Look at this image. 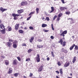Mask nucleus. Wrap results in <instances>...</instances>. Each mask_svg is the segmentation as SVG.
Masks as SVG:
<instances>
[{
    "label": "nucleus",
    "mask_w": 78,
    "mask_h": 78,
    "mask_svg": "<svg viewBox=\"0 0 78 78\" xmlns=\"http://www.w3.org/2000/svg\"><path fill=\"white\" fill-rule=\"evenodd\" d=\"M0 28L3 29H5V26H4V25H3V24H1Z\"/></svg>",
    "instance_id": "a211bd4d"
},
{
    "label": "nucleus",
    "mask_w": 78,
    "mask_h": 78,
    "mask_svg": "<svg viewBox=\"0 0 78 78\" xmlns=\"http://www.w3.org/2000/svg\"><path fill=\"white\" fill-rule=\"evenodd\" d=\"M66 42L64 41L63 43V46H65L66 45Z\"/></svg>",
    "instance_id": "c03bdc74"
},
{
    "label": "nucleus",
    "mask_w": 78,
    "mask_h": 78,
    "mask_svg": "<svg viewBox=\"0 0 78 78\" xmlns=\"http://www.w3.org/2000/svg\"><path fill=\"white\" fill-rule=\"evenodd\" d=\"M36 11L37 12V14H38L39 13V8H37L36 9Z\"/></svg>",
    "instance_id": "b1692460"
},
{
    "label": "nucleus",
    "mask_w": 78,
    "mask_h": 78,
    "mask_svg": "<svg viewBox=\"0 0 78 78\" xmlns=\"http://www.w3.org/2000/svg\"><path fill=\"white\" fill-rule=\"evenodd\" d=\"M9 42H12L14 41V40H11V39H9Z\"/></svg>",
    "instance_id": "8fccbe9b"
},
{
    "label": "nucleus",
    "mask_w": 78,
    "mask_h": 78,
    "mask_svg": "<svg viewBox=\"0 0 78 78\" xmlns=\"http://www.w3.org/2000/svg\"><path fill=\"white\" fill-rule=\"evenodd\" d=\"M20 16L19 14H16L15 13L12 14V16L14 17L13 19L14 20H17V17H18V16Z\"/></svg>",
    "instance_id": "f03ea898"
},
{
    "label": "nucleus",
    "mask_w": 78,
    "mask_h": 78,
    "mask_svg": "<svg viewBox=\"0 0 78 78\" xmlns=\"http://www.w3.org/2000/svg\"><path fill=\"white\" fill-rule=\"evenodd\" d=\"M0 31L2 34H5V33H6V32H5V29L1 30Z\"/></svg>",
    "instance_id": "9d476101"
},
{
    "label": "nucleus",
    "mask_w": 78,
    "mask_h": 78,
    "mask_svg": "<svg viewBox=\"0 0 78 78\" xmlns=\"http://www.w3.org/2000/svg\"><path fill=\"white\" fill-rule=\"evenodd\" d=\"M7 28L9 31H11V30H12V28L10 26H8Z\"/></svg>",
    "instance_id": "2eb2a0df"
},
{
    "label": "nucleus",
    "mask_w": 78,
    "mask_h": 78,
    "mask_svg": "<svg viewBox=\"0 0 78 78\" xmlns=\"http://www.w3.org/2000/svg\"><path fill=\"white\" fill-rule=\"evenodd\" d=\"M70 65V62H67L64 65V67H68V66H69Z\"/></svg>",
    "instance_id": "39448f33"
},
{
    "label": "nucleus",
    "mask_w": 78,
    "mask_h": 78,
    "mask_svg": "<svg viewBox=\"0 0 78 78\" xmlns=\"http://www.w3.org/2000/svg\"><path fill=\"white\" fill-rule=\"evenodd\" d=\"M19 24H16L15 26V28L16 30H17L19 28Z\"/></svg>",
    "instance_id": "9b49d317"
},
{
    "label": "nucleus",
    "mask_w": 78,
    "mask_h": 78,
    "mask_svg": "<svg viewBox=\"0 0 78 78\" xmlns=\"http://www.w3.org/2000/svg\"><path fill=\"white\" fill-rule=\"evenodd\" d=\"M24 30H27V27H25L24 28Z\"/></svg>",
    "instance_id": "680f3d73"
},
{
    "label": "nucleus",
    "mask_w": 78,
    "mask_h": 78,
    "mask_svg": "<svg viewBox=\"0 0 78 78\" xmlns=\"http://www.w3.org/2000/svg\"><path fill=\"white\" fill-rule=\"evenodd\" d=\"M57 64L58 66H60L61 65V63H60V62H58Z\"/></svg>",
    "instance_id": "f704fd0d"
},
{
    "label": "nucleus",
    "mask_w": 78,
    "mask_h": 78,
    "mask_svg": "<svg viewBox=\"0 0 78 78\" xmlns=\"http://www.w3.org/2000/svg\"><path fill=\"white\" fill-rule=\"evenodd\" d=\"M47 61H49L50 60V58L49 57H48L47 59Z\"/></svg>",
    "instance_id": "052dcab7"
},
{
    "label": "nucleus",
    "mask_w": 78,
    "mask_h": 78,
    "mask_svg": "<svg viewBox=\"0 0 78 78\" xmlns=\"http://www.w3.org/2000/svg\"><path fill=\"white\" fill-rule=\"evenodd\" d=\"M51 11L50 12V13H51V12H53L54 11V10H55L54 7H51Z\"/></svg>",
    "instance_id": "dca6fc26"
},
{
    "label": "nucleus",
    "mask_w": 78,
    "mask_h": 78,
    "mask_svg": "<svg viewBox=\"0 0 78 78\" xmlns=\"http://www.w3.org/2000/svg\"><path fill=\"white\" fill-rule=\"evenodd\" d=\"M65 50L64 49L62 48L61 49V51H62V52H64Z\"/></svg>",
    "instance_id": "49530a36"
},
{
    "label": "nucleus",
    "mask_w": 78,
    "mask_h": 78,
    "mask_svg": "<svg viewBox=\"0 0 78 78\" xmlns=\"http://www.w3.org/2000/svg\"><path fill=\"white\" fill-rule=\"evenodd\" d=\"M46 19L48 21H49L50 20V19L49 18V17H46Z\"/></svg>",
    "instance_id": "ea45409f"
},
{
    "label": "nucleus",
    "mask_w": 78,
    "mask_h": 78,
    "mask_svg": "<svg viewBox=\"0 0 78 78\" xmlns=\"http://www.w3.org/2000/svg\"><path fill=\"white\" fill-rule=\"evenodd\" d=\"M43 68V66H41L38 69V72H41L42 70V69Z\"/></svg>",
    "instance_id": "ddd939ff"
},
{
    "label": "nucleus",
    "mask_w": 78,
    "mask_h": 78,
    "mask_svg": "<svg viewBox=\"0 0 78 78\" xmlns=\"http://www.w3.org/2000/svg\"><path fill=\"white\" fill-rule=\"evenodd\" d=\"M19 75V73H16L14 74V75L15 77H17Z\"/></svg>",
    "instance_id": "f3484780"
},
{
    "label": "nucleus",
    "mask_w": 78,
    "mask_h": 78,
    "mask_svg": "<svg viewBox=\"0 0 78 78\" xmlns=\"http://www.w3.org/2000/svg\"><path fill=\"white\" fill-rule=\"evenodd\" d=\"M31 16H30L29 17L27 18V20H29L31 19Z\"/></svg>",
    "instance_id": "37998d69"
},
{
    "label": "nucleus",
    "mask_w": 78,
    "mask_h": 78,
    "mask_svg": "<svg viewBox=\"0 0 78 78\" xmlns=\"http://www.w3.org/2000/svg\"><path fill=\"white\" fill-rule=\"evenodd\" d=\"M47 27V25L45 24H43L42 25V27L43 28H44V27Z\"/></svg>",
    "instance_id": "412c9836"
},
{
    "label": "nucleus",
    "mask_w": 78,
    "mask_h": 78,
    "mask_svg": "<svg viewBox=\"0 0 78 78\" xmlns=\"http://www.w3.org/2000/svg\"><path fill=\"white\" fill-rule=\"evenodd\" d=\"M12 72V69L10 68L9 69V71L8 72L9 73H11Z\"/></svg>",
    "instance_id": "6ab92c4d"
},
{
    "label": "nucleus",
    "mask_w": 78,
    "mask_h": 78,
    "mask_svg": "<svg viewBox=\"0 0 78 78\" xmlns=\"http://www.w3.org/2000/svg\"><path fill=\"white\" fill-rule=\"evenodd\" d=\"M17 58L19 61H21V59H20V57H17Z\"/></svg>",
    "instance_id": "a18cd8bd"
},
{
    "label": "nucleus",
    "mask_w": 78,
    "mask_h": 78,
    "mask_svg": "<svg viewBox=\"0 0 78 78\" xmlns=\"http://www.w3.org/2000/svg\"><path fill=\"white\" fill-rule=\"evenodd\" d=\"M59 20H60V18H59V17H58V18H57V20L58 21H59Z\"/></svg>",
    "instance_id": "4d7b16f0"
},
{
    "label": "nucleus",
    "mask_w": 78,
    "mask_h": 78,
    "mask_svg": "<svg viewBox=\"0 0 78 78\" xmlns=\"http://www.w3.org/2000/svg\"><path fill=\"white\" fill-rule=\"evenodd\" d=\"M76 60V57H74L73 58V63H75V62Z\"/></svg>",
    "instance_id": "aec40b11"
},
{
    "label": "nucleus",
    "mask_w": 78,
    "mask_h": 78,
    "mask_svg": "<svg viewBox=\"0 0 78 78\" xmlns=\"http://www.w3.org/2000/svg\"><path fill=\"white\" fill-rule=\"evenodd\" d=\"M67 7H62L60 8V9L61 11H63V10H64L65 9H67Z\"/></svg>",
    "instance_id": "0eeeda50"
},
{
    "label": "nucleus",
    "mask_w": 78,
    "mask_h": 78,
    "mask_svg": "<svg viewBox=\"0 0 78 78\" xmlns=\"http://www.w3.org/2000/svg\"><path fill=\"white\" fill-rule=\"evenodd\" d=\"M22 23H23V25H24L25 24V22H23ZM22 25H23V24Z\"/></svg>",
    "instance_id": "e2e57ef3"
},
{
    "label": "nucleus",
    "mask_w": 78,
    "mask_h": 78,
    "mask_svg": "<svg viewBox=\"0 0 78 78\" xmlns=\"http://www.w3.org/2000/svg\"><path fill=\"white\" fill-rule=\"evenodd\" d=\"M37 57H36V60H37V62H40V56L39 54H37Z\"/></svg>",
    "instance_id": "7ed1b4c3"
},
{
    "label": "nucleus",
    "mask_w": 78,
    "mask_h": 78,
    "mask_svg": "<svg viewBox=\"0 0 78 78\" xmlns=\"http://www.w3.org/2000/svg\"><path fill=\"white\" fill-rule=\"evenodd\" d=\"M34 37H31L30 39V42L31 43L32 42H33V41L34 40Z\"/></svg>",
    "instance_id": "4be33fe9"
},
{
    "label": "nucleus",
    "mask_w": 78,
    "mask_h": 78,
    "mask_svg": "<svg viewBox=\"0 0 78 78\" xmlns=\"http://www.w3.org/2000/svg\"><path fill=\"white\" fill-rule=\"evenodd\" d=\"M30 61V58H28L26 59V61Z\"/></svg>",
    "instance_id": "e433bc0d"
},
{
    "label": "nucleus",
    "mask_w": 78,
    "mask_h": 78,
    "mask_svg": "<svg viewBox=\"0 0 78 78\" xmlns=\"http://www.w3.org/2000/svg\"><path fill=\"white\" fill-rule=\"evenodd\" d=\"M37 47L39 48H41L43 47V45H37Z\"/></svg>",
    "instance_id": "cd10ccee"
},
{
    "label": "nucleus",
    "mask_w": 78,
    "mask_h": 78,
    "mask_svg": "<svg viewBox=\"0 0 78 78\" xmlns=\"http://www.w3.org/2000/svg\"><path fill=\"white\" fill-rule=\"evenodd\" d=\"M20 11L21 12V13H22V12H23V9H20Z\"/></svg>",
    "instance_id": "864d4df0"
},
{
    "label": "nucleus",
    "mask_w": 78,
    "mask_h": 78,
    "mask_svg": "<svg viewBox=\"0 0 78 78\" xmlns=\"http://www.w3.org/2000/svg\"><path fill=\"white\" fill-rule=\"evenodd\" d=\"M51 54L52 56L54 58L55 57V55H54V53H53V51H51Z\"/></svg>",
    "instance_id": "473e14b6"
},
{
    "label": "nucleus",
    "mask_w": 78,
    "mask_h": 78,
    "mask_svg": "<svg viewBox=\"0 0 78 78\" xmlns=\"http://www.w3.org/2000/svg\"><path fill=\"white\" fill-rule=\"evenodd\" d=\"M63 31H62V30H60V33H62L60 34V35L61 36L64 37V36H65V35L64 34H67V30H65L63 32Z\"/></svg>",
    "instance_id": "f257e3e1"
},
{
    "label": "nucleus",
    "mask_w": 78,
    "mask_h": 78,
    "mask_svg": "<svg viewBox=\"0 0 78 78\" xmlns=\"http://www.w3.org/2000/svg\"><path fill=\"white\" fill-rule=\"evenodd\" d=\"M78 49V47L77 46H75V50H77Z\"/></svg>",
    "instance_id": "58836bf2"
},
{
    "label": "nucleus",
    "mask_w": 78,
    "mask_h": 78,
    "mask_svg": "<svg viewBox=\"0 0 78 78\" xmlns=\"http://www.w3.org/2000/svg\"><path fill=\"white\" fill-rule=\"evenodd\" d=\"M56 17H57V16L56 15H55L54 16V18H53V20H55V19H56Z\"/></svg>",
    "instance_id": "4c0bfd02"
},
{
    "label": "nucleus",
    "mask_w": 78,
    "mask_h": 78,
    "mask_svg": "<svg viewBox=\"0 0 78 78\" xmlns=\"http://www.w3.org/2000/svg\"><path fill=\"white\" fill-rule=\"evenodd\" d=\"M55 72L56 73H58V74H59V71H55Z\"/></svg>",
    "instance_id": "bf43d9fd"
},
{
    "label": "nucleus",
    "mask_w": 78,
    "mask_h": 78,
    "mask_svg": "<svg viewBox=\"0 0 78 78\" xmlns=\"http://www.w3.org/2000/svg\"><path fill=\"white\" fill-rule=\"evenodd\" d=\"M7 9H3L2 7L0 8V11H1L2 12H3L4 11H7Z\"/></svg>",
    "instance_id": "6e6552de"
},
{
    "label": "nucleus",
    "mask_w": 78,
    "mask_h": 78,
    "mask_svg": "<svg viewBox=\"0 0 78 78\" xmlns=\"http://www.w3.org/2000/svg\"><path fill=\"white\" fill-rule=\"evenodd\" d=\"M63 42V41L62 39H60V41H58V43H60L61 45H62V43Z\"/></svg>",
    "instance_id": "f8f14e48"
},
{
    "label": "nucleus",
    "mask_w": 78,
    "mask_h": 78,
    "mask_svg": "<svg viewBox=\"0 0 78 78\" xmlns=\"http://www.w3.org/2000/svg\"><path fill=\"white\" fill-rule=\"evenodd\" d=\"M71 21H73V19H72V18H71Z\"/></svg>",
    "instance_id": "69168bd1"
},
{
    "label": "nucleus",
    "mask_w": 78,
    "mask_h": 78,
    "mask_svg": "<svg viewBox=\"0 0 78 78\" xmlns=\"http://www.w3.org/2000/svg\"><path fill=\"white\" fill-rule=\"evenodd\" d=\"M59 70L60 73H61V74H63V72H62V69H60Z\"/></svg>",
    "instance_id": "393cba45"
},
{
    "label": "nucleus",
    "mask_w": 78,
    "mask_h": 78,
    "mask_svg": "<svg viewBox=\"0 0 78 78\" xmlns=\"http://www.w3.org/2000/svg\"><path fill=\"white\" fill-rule=\"evenodd\" d=\"M51 38L52 39H54V37H53V36H51Z\"/></svg>",
    "instance_id": "5fc2aeb1"
},
{
    "label": "nucleus",
    "mask_w": 78,
    "mask_h": 78,
    "mask_svg": "<svg viewBox=\"0 0 78 78\" xmlns=\"http://www.w3.org/2000/svg\"><path fill=\"white\" fill-rule=\"evenodd\" d=\"M19 32L20 33H23V31L22 30H19Z\"/></svg>",
    "instance_id": "c85d7f7f"
},
{
    "label": "nucleus",
    "mask_w": 78,
    "mask_h": 78,
    "mask_svg": "<svg viewBox=\"0 0 78 78\" xmlns=\"http://www.w3.org/2000/svg\"><path fill=\"white\" fill-rule=\"evenodd\" d=\"M22 46H25V47H27V45L25 43L23 44H22Z\"/></svg>",
    "instance_id": "de8ad7c7"
},
{
    "label": "nucleus",
    "mask_w": 78,
    "mask_h": 78,
    "mask_svg": "<svg viewBox=\"0 0 78 78\" xmlns=\"http://www.w3.org/2000/svg\"><path fill=\"white\" fill-rule=\"evenodd\" d=\"M67 52H68L67 50H65V51H64V53H67Z\"/></svg>",
    "instance_id": "603ef678"
},
{
    "label": "nucleus",
    "mask_w": 78,
    "mask_h": 78,
    "mask_svg": "<svg viewBox=\"0 0 78 78\" xmlns=\"http://www.w3.org/2000/svg\"><path fill=\"white\" fill-rule=\"evenodd\" d=\"M13 48H17V44H13Z\"/></svg>",
    "instance_id": "c756f323"
},
{
    "label": "nucleus",
    "mask_w": 78,
    "mask_h": 78,
    "mask_svg": "<svg viewBox=\"0 0 78 78\" xmlns=\"http://www.w3.org/2000/svg\"><path fill=\"white\" fill-rule=\"evenodd\" d=\"M29 28L30 29V30H33V29H34L33 27L31 26L29 27Z\"/></svg>",
    "instance_id": "09e8293b"
},
{
    "label": "nucleus",
    "mask_w": 78,
    "mask_h": 78,
    "mask_svg": "<svg viewBox=\"0 0 78 78\" xmlns=\"http://www.w3.org/2000/svg\"><path fill=\"white\" fill-rule=\"evenodd\" d=\"M23 78H27V77H26V76H23Z\"/></svg>",
    "instance_id": "338daca9"
},
{
    "label": "nucleus",
    "mask_w": 78,
    "mask_h": 78,
    "mask_svg": "<svg viewBox=\"0 0 78 78\" xmlns=\"http://www.w3.org/2000/svg\"><path fill=\"white\" fill-rule=\"evenodd\" d=\"M66 14L67 15L70 14V12H66Z\"/></svg>",
    "instance_id": "a19ab883"
},
{
    "label": "nucleus",
    "mask_w": 78,
    "mask_h": 78,
    "mask_svg": "<svg viewBox=\"0 0 78 78\" xmlns=\"http://www.w3.org/2000/svg\"><path fill=\"white\" fill-rule=\"evenodd\" d=\"M32 76H33V74H32L31 73H30L29 76H30V77H31Z\"/></svg>",
    "instance_id": "3c124183"
},
{
    "label": "nucleus",
    "mask_w": 78,
    "mask_h": 78,
    "mask_svg": "<svg viewBox=\"0 0 78 78\" xmlns=\"http://www.w3.org/2000/svg\"><path fill=\"white\" fill-rule=\"evenodd\" d=\"M62 13H60L58 15V17H61L62 16Z\"/></svg>",
    "instance_id": "2f4dec72"
},
{
    "label": "nucleus",
    "mask_w": 78,
    "mask_h": 78,
    "mask_svg": "<svg viewBox=\"0 0 78 78\" xmlns=\"http://www.w3.org/2000/svg\"><path fill=\"white\" fill-rule=\"evenodd\" d=\"M75 44H73V46H71V47H70V48H69L70 50H72V49H73V48L74 47H75Z\"/></svg>",
    "instance_id": "4468645a"
},
{
    "label": "nucleus",
    "mask_w": 78,
    "mask_h": 78,
    "mask_svg": "<svg viewBox=\"0 0 78 78\" xmlns=\"http://www.w3.org/2000/svg\"><path fill=\"white\" fill-rule=\"evenodd\" d=\"M27 2H23L21 3V6H25V5H27Z\"/></svg>",
    "instance_id": "20e7f679"
},
{
    "label": "nucleus",
    "mask_w": 78,
    "mask_h": 78,
    "mask_svg": "<svg viewBox=\"0 0 78 78\" xmlns=\"http://www.w3.org/2000/svg\"><path fill=\"white\" fill-rule=\"evenodd\" d=\"M61 0L62 3H63V4L65 3V2H64V0Z\"/></svg>",
    "instance_id": "13d9d810"
},
{
    "label": "nucleus",
    "mask_w": 78,
    "mask_h": 78,
    "mask_svg": "<svg viewBox=\"0 0 78 78\" xmlns=\"http://www.w3.org/2000/svg\"><path fill=\"white\" fill-rule=\"evenodd\" d=\"M56 78H59V77L58 76H56Z\"/></svg>",
    "instance_id": "774afa93"
},
{
    "label": "nucleus",
    "mask_w": 78,
    "mask_h": 78,
    "mask_svg": "<svg viewBox=\"0 0 78 78\" xmlns=\"http://www.w3.org/2000/svg\"><path fill=\"white\" fill-rule=\"evenodd\" d=\"M2 57L3 58H5V56H2Z\"/></svg>",
    "instance_id": "0e129e2a"
},
{
    "label": "nucleus",
    "mask_w": 78,
    "mask_h": 78,
    "mask_svg": "<svg viewBox=\"0 0 78 78\" xmlns=\"http://www.w3.org/2000/svg\"><path fill=\"white\" fill-rule=\"evenodd\" d=\"M7 45L9 46V47H11L12 45V43L11 42H8L7 43Z\"/></svg>",
    "instance_id": "1a4fd4ad"
},
{
    "label": "nucleus",
    "mask_w": 78,
    "mask_h": 78,
    "mask_svg": "<svg viewBox=\"0 0 78 78\" xmlns=\"http://www.w3.org/2000/svg\"><path fill=\"white\" fill-rule=\"evenodd\" d=\"M33 50V49H30L28 50V52L30 53H31V51H32Z\"/></svg>",
    "instance_id": "bb28decb"
},
{
    "label": "nucleus",
    "mask_w": 78,
    "mask_h": 78,
    "mask_svg": "<svg viewBox=\"0 0 78 78\" xmlns=\"http://www.w3.org/2000/svg\"><path fill=\"white\" fill-rule=\"evenodd\" d=\"M5 63L6 65H8L9 64V61L7 60H6L5 61Z\"/></svg>",
    "instance_id": "5701e85b"
},
{
    "label": "nucleus",
    "mask_w": 78,
    "mask_h": 78,
    "mask_svg": "<svg viewBox=\"0 0 78 78\" xmlns=\"http://www.w3.org/2000/svg\"><path fill=\"white\" fill-rule=\"evenodd\" d=\"M18 63V61H17V60L16 59H15L13 60V65H15V66H16L17 64Z\"/></svg>",
    "instance_id": "423d86ee"
},
{
    "label": "nucleus",
    "mask_w": 78,
    "mask_h": 78,
    "mask_svg": "<svg viewBox=\"0 0 78 78\" xmlns=\"http://www.w3.org/2000/svg\"><path fill=\"white\" fill-rule=\"evenodd\" d=\"M35 12V11H34L33 12H31L30 13L29 15V16H31L32 14H34Z\"/></svg>",
    "instance_id": "a878e982"
},
{
    "label": "nucleus",
    "mask_w": 78,
    "mask_h": 78,
    "mask_svg": "<svg viewBox=\"0 0 78 78\" xmlns=\"http://www.w3.org/2000/svg\"><path fill=\"white\" fill-rule=\"evenodd\" d=\"M18 14H21V12H20V10H18L17 11Z\"/></svg>",
    "instance_id": "c9c22d12"
},
{
    "label": "nucleus",
    "mask_w": 78,
    "mask_h": 78,
    "mask_svg": "<svg viewBox=\"0 0 78 78\" xmlns=\"http://www.w3.org/2000/svg\"><path fill=\"white\" fill-rule=\"evenodd\" d=\"M38 42H42V40L38 39Z\"/></svg>",
    "instance_id": "6e6d98bb"
},
{
    "label": "nucleus",
    "mask_w": 78,
    "mask_h": 78,
    "mask_svg": "<svg viewBox=\"0 0 78 78\" xmlns=\"http://www.w3.org/2000/svg\"><path fill=\"white\" fill-rule=\"evenodd\" d=\"M17 43V41L15 40L13 43V44H16Z\"/></svg>",
    "instance_id": "7c9ffc66"
},
{
    "label": "nucleus",
    "mask_w": 78,
    "mask_h": 78,
    "mask_svg": "<svg viewBox=\"0 0 78 78\" xmlns=\"http://www.w3.org/2000/svg\"><path fill=\"white\" fill-rule=\"evenodd\" d=\"M51 27L52 30H55V29H54V28L53 27V24H51Z\"/></svg>",
    "instance_id": "72a5a7b5"
},
{
    "label": "nucleus",
    "mask_w": 78,
    "mask_h": 78,
    "mask_svg": "<svg viewBox=\"0 0 78 78\" xmlns=\"http://www.w3.org/2000/svg\"><path fill=\"white\" fill-rule=\"evenodd\" d=\"M43 30L44 32H48V31H49V30H47L45 29H43Z\"/></svg>",
    "instance_id": "79ce46f5"
}]
</instances>
